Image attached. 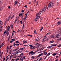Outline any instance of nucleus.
Masks as SVG:
<instances>
[{
  "mask_svg": "<svg viewBox=\"0 0 61 61\" xmlns=\"http://www.w3.org/2000/svg\"><path fill=\"white\" fill-rule=\"evenodd\" d=\"M7 32L8 34H9V31H7Z\"/></svg>",
  "mask_w": 61,
  "mask_h": 61,
  "instance_id": "nucleus-61",
  "label": "nucleus"
},
{
  "mask_svg": "<svg viewBox=\"0 0 61 61\" xmlns=\"http://www.w3.org/2000/svg\"><path fill=\"white\" fill-rule=\"evenodd\" d=\"M49 39V38H48L46 39L44 38L43 39V40H44V41L45 42V41H46L47 40V41H48Z\"/></svg>",
  "mask_w": 61,
  "mask_h": 61,
  "instance_id": "nucleus-6",
  "label": "nucleus"
},
{
  "mask_svg": "<svg viewBox=\"0 0 61 61\" xmlns=\"http://www.w3.org/2000/svg\"><path fill=\"white\" fill-rule=\"evenodd\" d=\"M25 26V25H24V24H23V27H22V28L23 29L24 28V26Z\"/></svg>",
  "mask_w": 61,
  "mask_h": 61,
  "instance_id": "nucleus-35",
  "label": "nucleus"
},
{
  "mask_svg": "<svg viewBox=\"0 0 61 61\" xmlns=\"http://www.w3.org/2000/svg\"><path fill=\"white\" fill-rule=\"evenodd\" d=\"M14 15H13V16H12L11 18V19H12V18H13V17H14Z\"/></svg>",
  "mask_w": 61,
  "mask_h": 61,
  "instance_id": "nucleus-59",
  "label": "nucleus"
},
{
  "mask_svg": "<svg viewBox=\"0 0 61 61\" xmlns=\"http://www.w3.org/2000/svg\"><path fill=\"white\" fill-rule=\"evenodd\" d=\"M25 7H26V8H27V6L26 5H25L24 6Z\"/></svg>",
  "mask_w": 61,
  "mask_h": 61,
  "instance_id": "nucleus-48",
  "label": "nucleus"
},
{
  "mask_svg": "<svg viewBox=\"0 0 61 61\" xmlns=\"http://www.w3.org/2000/svg\"><path fill=\"white\" fill-rule=\"evenodd\" d=\"M43 53H41V54H39V56H41L43 55Z\"/></svg>",
  "mask_w": 61,
  "mask_h": 61,
  "instance_id": "nucleus-16",
  "label": "nucleus"
},
{
  "mask_svg": "<svg viewBox=\"0 0 61 61\" xmlns=\"http://www.w3.org/2000/svg\"><path fill=\"white\" fill-rule=\"evenodd\" d=\"M52 46H49V47H48L47 48H51V47H52Z\"/></svg>",
  "mask_w": 61,
  "mask_h": 61,
  "instance_id": "nucleus-38",
  "label": "nucleus"
},
{
  "mask_svg": "<svg viewBox=\"0 0 61 61\" xmlns=\"http://www.w3.org/2000/svg\"><path fill=\"white\" fill-rule=\"evenodd\" d=\"M13 25L12 24H11L10 25V26L11 27V28L12 29L13 28Z\"/></svg>",
  "mask_w": 61,
  "mask_h": 61,
  "instance_id": "nucleus-26",
  "label": "nucleus"
},
{
  "mask_svg": "<svg viewBox=\"0 0 61 61\" xmlns=\"http://www.w3.org/2000/svg\"><path fill=\"white\" fill-rule=\"evenodd\" d=\"M0 27H1V29H0V30H1V31H2V29H1V28H2V26H1L0 25Z\"/></svg>",
  "mask_w": 61,
  "mask_h": 61,
  "instance_id": "nucleus-40",
  "label": "nucleus"
},
{
  "mask_svg": "<svg viewBox=\"0 0 61 61\" xmlns=\"http://www.w3.org/2000/svg\"><path fill=\"white\" fill-rule=\"evenodd\" d=\"M22 15H23V14H20L19 15V16H22Z\"/></svg>",
  "mask_w": 61,
  "mask_h": 61,
  "instance_id": "nucleus-29",
  "label": "nucleus"
},
{
  "mask_svg": "<svg viewBox=\"0 0 61 61\" xmlns=\"http://www.w3.org/2000/svg\"><path fill=\"white\" fill-rule=\"evenodd\" d=\"M38 43H36V44H35V46H38Z\"/></svg>",
  "mask_w": 61,
  "mask_h": 61,
  "instance_id": "nucleus-39",
  "label": "nucleus"
},
{
  "mask_svg": "<svg viewBox=\"0 0 61 61\" xmlns=\"http://www.w3.org/2000/svg\"><path fill=\"white\" fill-rule=\"evenodd\" d=\"M15 53V54H18V53H17V51H15L14 52Z\"/></svg>",
  "mask_w": 61,
  "mask_h": 61,
  "instance_id": "nucleus-34",
  "label": "nucleus"
},
{
  "mask_svg": "<svg viewBox=\"0 0 61 61\" xmlns=\"http://www.w3.org/2000/svg\"><path fill=\"white\" fill-rule=\"evenodd\" d=\"M6 33V31H5L4 32V34H5Z\"/></svg>",
  "mask_w": 61,
  "mask_h": 61,
  "instance_id": "nucleus-43",
  "label": "nucleus"
},
{
  "mask_svg": "<svg viewBox=\"0 0 61 61\" xmlns=\"http://www.w3.org/2000/svg\"><path fill=\"white\" fill-rule=\"evenodd\" d=\"M51 33H48L46 34V35H49V34H50Z\"/></svg>",
  "mask_w": 61,
  "mask_h": 61,
  "instance_id": "nucleus-30",
  "label": "nucleus"
},
{
  "mask_svg": "<svg viewBox=\"0 0 61 61\" xmlns=\"http://www.w3.org/2000/svg\"><path fill=\"white\" fill-rule=\"evenodd\" d=\"M35 54V52H33V53L32 54H31V55H34Z\"/></svg>",
  "mask_w": 61,
  "mask_h": 61,
  "instance_id": "nucleus-49",
  "label": "nucleus"
},
{
  "mask_svg": "<svg viewBox=\"0 0 61 61\" xmlns=\"http://www.w3.org/2000/svg\"><path fill=\"white\" fill-rule=\"evenodd\" d=\"M19 44H20V43H19ZM19 44H16V46H18L19 45Z\"/></svg>",
  "mask_w": 61,
  "mask_h": 61,
  "instance_id": "nucleus-52",
  "label": "nucleus"
},
{
  "mask_svg": "<svg viewBox=\"0 0 61 61\" xmlns=\"http://www.w3.org/2000/svg\"><path fill=\"white\" fill-rule=\"evenodd\" d=\"M41 12H39V13H37L36 15H37V16L38 17V15H40V14H41Z\"/></svg>",
  "mask_w": 61,
  "mask_h": 61,
  "instance_id": "nucleus-4",
  "label": "nucleus"
},
{
  "mask_svg": "<svg viewBox=\"0 0 61 61\" xmlns=\"http://www.w3.org/2000/svg\"><path fill=\"white\" fill-rule=\"evenodd\" d=\"M39 60H40V59H37V61H39Z\"/></svg>",
  "mask_w": 61,
  "mask_h": 61,
  "instance_id": "nucleus-54",
  "label": "nucleus"
},
{
  "mask_svg": "<svg viewBox=\"0 0 61 61\" xmlns=\"http://www.w3.org/2000/svg\"><path fill=\"white\" fill-rule=\"evenodd\" d=\"M12 46H10V49H11V48H12Z\"/></svg>",
  "mask_w": 61,
  "mask_h": 61,
  "instance_id": "nucleus-47",
  "label": "nucleus"
},
{
  "mask_svg": "<svg viewBox=\"0 0 61 61\" xmlns=\"http://www.w3.org/2000/svg\"><path fill=\"white\" fill-rule=\"evenodd\" d=\"M10 27L9 26L7 28V30L8 31H9V29H10Z\"/></svg>",
  "mask_w": 61,
  "mask_h": 61,
  "instance_id": "nucleus-9",
  "label": "nucleus"
},
{
  "mask_svg": "<svg viewBox=\"0 0 61 61\" xmlns=\"http://www.w3.org/2000/svg\"><path fill=\"white\" fill-rule=\"evenodd\" d=\"M51 38H54V36L53 35H51Z\"/></svg>",
  "mask_w": 61,
  "mask_h": 61,
  "instance_id": "nucleus-15",
  "label": "nucleus"
},
{
  "mask_svg": "<svg viewBox=\"0 0 61 61\" xmlns=\"http://www.w3.org/2000/svg\"><path fill=\"white\" fill-rule=\"evenodd\" d=\"M27 18V15H26L25 16V18H24V19H25H25H26V18Z\"/></svg>",
  "mask_w": 61,
  "mask_h": 61,
  "instance_id": "nucleus-14",
  "label": "nucleus"
},
{
  "mask_svg": "<svg viewBox=\"0 0 61 61\" xmlns=\"http://www.w3.org/2000/svg\"><path fill=\"white\" fill-rule=\"evenodd\" d=\"M13 41H11L10 42V43H12L13 42Z\"/></svg>",
  "mask_w": 61,
  "mask_h": 61,
  "instance_id": "nucleus-64",
  "label": "nucleus"
},
{
  "mask_svg": "<svg viewBox=\"0 0 61 61\" xmlns=\"http://www.w3.org/2000/svg\"><path fill=\"white\" fill-rule=\"evenodd\" d=\"M20 23L21 24H23V22H22V21H20Z\"/></svg>",
  "mask_w": 61,
  "mask_h": 61,
  "instance_id": "nucleus-46",
  "label": "nucleus"
},
{
  "mask_svg": "<svg viewBox=\"0 0 61 61\" xmlns=\"http://www.w3.org/2000/svg\"><path fill=\"white\" fill-rule=\"evenodd\" d=\"M61 46V45H59L58 46V47H60Z\"/></svg>",
  "mask_w": 61,
  "mask_h": 61,
  "instance_id": "nucleus-37",
  "label": "nucleus"
},
{
  "mask_svg": "<svg viewBox=\"0 0 61 61\" xmlns=\"http://www.w3.org/2000/svg\"><path fill=\"white\" fill-rule=\"evenodd\" d=\"M42 60V58H41L40 59V60H39V61H40V60Z\"/></svg>",
  "mask_w": 61,
  "mask_h": 61,
  "instance_id": "nucleus-56",
  "label": "nucleus"
},
{
  "mask_svg": "<svg viewBox=\"0 0 61 61\" xmlns=\"http://www.w3.org/2000/svg\"><path fill=\"white\" fill-rule=\"evenodd\" d=\"M54 5V4L52 2H51L49 4V5L48 6L47 9L50 8H51V7H53Z\"/></svg>",
  "mask_w": 61,
  "mask_h": 61,
  "instance_id": "nucleus-1",
  "label": "nucleus"
},
{
  "mask_svg": "<svg viewBox=\"0 0 61 61\" xmlns=\"http://www.w3.org/2000/svg\"><path fill=\"white\" fill-rule=\"evenodd\" d=\"M0 25H2L3 24V22L2 21L0 20Z\"/></svg>",
  "mask_w": 61,
  "mask_h": 61,
  "instance_id": "nucleus-13",
  "label": "nucleus"
},
{
  "mask_svg": "<svg viewBox=\"0 0 61 61\" xmlns=\"http://www.w3.org/2000/svg\"><path fill=\"white\" fill-rule=\"evenodd\" d=\"M37 15H36V19H35V21H37L38 20V19H39L40 17V16H39L38 17L37 16Z\"/></svg>",
  "mask_w": 61,
  "mask_h": 61,
  "instance_id": "nucleus-2",
  "label": "nucleus"
},
{
  "mask_svg": "<svg viewBox=\"0 0 61 61\" xmlns=\"http://www.w3.org/2000/svg\"><path fill=\"white\" fill-rule=\"evenodd\" d=\"M1 58H2V56L0 55V59H1Z\"/></svg>",
  "mask_w": 61,
  "mask_h": 61,
  "instance_id": "nucleus-41",
  "label": "nucleus"
},
{
  "mask_svg": "<svg viewBox=\"0 0 61 61\" xmlns=\"http://www.w3.org/2000/svg\"><path fill=\"white\" fill-rule=\"evenodd\" d=\"M11 18L10 17V16H9V17L8 18V21H9V20H10V19Z\"/></svg>",
  "mask_w": 61,
  "mask_h": 61,
  "instance_id": "nucleus-11",
  "label": "nucleus"
},
{
  "mask_svg": "<svg viewBox=\"0 0 61 61\" xmlns=\"http://www.w3.org/2000/svg\"><path fill=\"white\" fill-rule=\"evenodd\" d=\"M5 57H4L3 58V61H5Z\"/></svg>",
  "mask_w": 61,
  "mask_h": 61,
  "instance_id": "nucleus-28",
  "label": "nucleus"
},
{
  "mask_svg": "<svg viewBox=\"0 0 61 61\" xmlns=\"http://www.w3.org/2000/svg\"><path fill=\"white\" fill-rule=\"evenodd\" d=\"M23 42H24V43H27V41H23Z\"/></svg>",
  "mask_w": 61,
  "mask_h": 61,
  "instance_id": "nucleus-20",
  "label": "nucleus"
},
{
  "mask_svg": "<svg viewBox=\"0 0 61 61\" xmlns=\"http://www.w3.org/2000/svg\"><path fill=\"white\" fill-rule=\"evenodd\" d=\"M13 55H12L11 56H10V58H12V57H13Z\"/></svg>",
  "mask_w": 61,
  "mask_h": 61,
  "instance_id": "nucleus-33",
  "label": "nucleus"
},
{
  "mask_svg": "<svg viewBox=\"0 0 61 61\" xmlns=\"http://www.w3.org/2000/svg\"><path fill=\"white\" fill-rule=\"evenodd\" d=\"M55 42V41H50V44H51V43H53V42Z\"/></svg>",
  "mask_w": 61,
  "mask_h": 61,
  "instance_id": "nucleus-8",
  "label": "nucleus"
},
{
  "mask_svg": "<svg viewBox=\"0 0 61 61\" xmlns=\"http://www.w3.org/2000/svg\"><path fill=\"white\" fill-rule=\"evenodd\" d=\"M11 40H12V41H15V39H12Z\"/></svg>",
  "mask_w": 61,
  "mask_h": 61,
  "instance_id": "nucleus-42",
  "label": "nucleus"
},
{
  "mask_svg": "<svg viewBox=\"0 0 61 61\" xmlns=\"http://www.w3.org/2000/svg\"><path fill=\"white\" fill-rule=\"evenodd\" d=\"M44 55H46L47 54V53L46 52H45L44 53Z\"/></svg>",
  "mask_w": 61,
  "mask_h": 61,
  "instance_id": "nucleus-17",
  "label": "nucleus"
},
{
  "mask_svg": "<svg viewBox=\"0 0 61 61\" xmlns=\"http://www.w3.org/2000/svg\"><path fill=\"white\" fill-rule=\"evenodd\" d=\"M17 3H18L17 1H16L15 2V4L16 5Z\"/></svg>",
  "mask_w": 61,
  "mask_h": 61,
  "instance_id": "nucleus-18",
  "label": "nucleus"
},
{
  "mask_svg": "<svg viewBox=\"0 0 61 61\" xmlns=\"http://www.w3.org/2000/svg\"><path fill=\"white\" fill-rule=\"evenodd\" d=\"M40 57V56H39V55H38V56L37 57V58L38 57Z\"/></svg>",
  "mask_w": 61,
  "mask_h": 61,
  "instance_id": "nucleus-60",
  "label": "nucleus"
},
{
  "mask_svg": "<svg viewBox=\"0 0 61 61\" xmlns=\"http://www.w3.org/2000/svg\"><path fill=\"white\" fill-rule=\"evenodd\" d=\"M58 33L59 34H60L61 33V29H60L58 31Z\"/></svg>",
  "mask_w": 61,
  "mask_h": 61,
  "instance_id": "nucleus-5",
  "label": "nucleus"
},
{
  "mask_svg": "<svg viewBox=\"0 0 61 61\" xmlns=\"http://www.w3.org/2000/svg\"><path fill=\"white\" fill-rule=\"evenodd\" d=\"M21 12H22V13L24 12V10H22V11H21Z\"/></svg>",
  "mask_w": 61,
  "mask_h": 61,
  "instance_id": "nucleus-55",
  "label": "nucleus"
},
{
  "mask_svg": "<svg viewBox=\"0 0 61 61\" xmlns=\"http://www.w3.org/2000/svg\"><path fill=\"white\" fill-rule=\"evenodd\" d=\"M57 25H60L61 24V22L59 21L57 22Z\"/></svg>",
  "mask_w": 61,
  "mask_h": 61,
  "instance_id": "nucleus-3",
  "label": "nucleus"
},
{
  "mask_svg": "<svg viewBox=\"0 0 61 61\" xmlns=\"http://www.w3.org/2000/svg\"><path fill=\"white\" fill-rule=\"evenodd\" d=\"M43 29V27H41V29L40 30V31H42V29Z\"/></svg>",
  "mask_w": 61,
  "mask_h": 61,
  "instance_id": "nucleus-23",
  "label": "nucleus"
},
{
  "mask_svg": "<svg viewBox=\"0 0 61 61\" xmlns=\"http://www.w3.org/2000/svg\"><path fill=\"white\" fill-rule=\"evenodd\" d=\"M35 57H34V56H32L31 57V59H34V58Z\"/></svg>",
  "mask_w": 61,
  "mask_h": 61,
  "instance_id": "nucleus-27",
  "label": "nucleus"
},
{
  "mask_svg": "<svg viewBox=\"0 0 61 61\" xmlns=\"http://www.w3.org/2000/svg\"><path fill=\"white\" fill-rule=\"evenodd\" d=\"M23 55V53H22V54H20V56H22V55Z\"/></svg>",
  "mask_w": 61,
  "mask_h": 61,
  "instance_id": "nucleus-50",
  "label": "nucleus"
},
{
  "mask_svg": "<svg viewBox=\"0 0 61 61\" xmlns=\"http://www.w3.org/2000/svg\"><path fill=\"white\" fill-rule=\"evenodd\" d=\"M43 11V9H41V10L40 12H41V13H42V12Z\"/></svg>",
  "mask_w": 61,
  "mask_h": 61,
  "instance_id": "nucleus-25",
  "label": "nucleus"
},
{
  "mask_svg": "<svg viewBox=\"0 0 61 61\" xmlns=\"http://www.w3.org/2000/svg\"><path fill=\"white\" fill-rule=\"evenodd\" d=\"M50 53H49L47 55V56H49L50 55Z\"/></svg>",
  "mask_w": 61,
  "mask_h": 61,
  "instance_id": "nucleus-45",
  "label": "nucleus"
},
{
  "mask_svg": "<svg viewBox=\"0 0 61 61\" xmlns=\"http://www.w3.org/2000/svg\"><path fill=\"white\" fill-rule=\"evenodd\" d=\"M46 7L45 8H45L43 9V12H45V11H46Z\"/></svg>",
  "mask_w": 61,
  "mask_h": 61,
  "instance_id": "nucleus-7",
  "label": "nucleus"
},
{
  "mask_svg": "<svg viewBox=\"0 0 61 61\" xmlns=\"http://www.w3.org/2000/svg\"><path fill=\"white\" fill-rule=\"evenodd\" d=\"M24 46H28V45H24Z\"/></svg>",
  "mask_w": 61,
  "mask_h": 61,
  "instance_id": "nucleus-53",
  "label": "nucleus"
},
{
  "mask_svg": "<svg viewBox=\"0 0 61 61\" xmlns=\"http://www.w3.org/2000/svg\"><path fill=\"white\" fill-rule=\"evenodd\" d=\"M57 53H54V54H53V56H56V54H57Z\"/></svg>",
  "mask_w": 61,
  "mask_h": 61,
  "instance_id": "nucleus-24",
  "label": "nucleus"
},
{
  "mask_svg": "<svg viewBox=\"0 0 61 61\" xmlns=\"http://www.w3.org/2000/svg\"><path fill=\"white\" fill-rule=\"evenodd\" d=\"M23 59H24L23 58H20V61H23Z\"/></svg>",
  "mask_w": 61,
  "mask_h": 61,
  "instance_id": "nucleus-19",
  "label": "nucleus"
},
{
  "mask_svg": "<svg viewBox=\"0 0 61 61\" xmlns=\"http://www.w3.org/2000/svg\"><path fill=\"white\" fill-rule=\"evenodd\" d=\"M16 45V44H15V43H14V46H15Z\"/></svg>",
  "mask_w": 61,
  "mask_h": 61,
  "instance_id": "nucleus-58",
  "label": "nucleus"
},
{
  "mask_svg": "<svg viewBox=\"0 0 61 61\" xmlns=\"http://www.w3.org/2000/svg\"><path fill=\"white\" fill-rule=\"evenodd\" d=\"M36 40V41H39V38H37V39Z\"/></svg>",
  "mask_w": 61,
  "mask_h": 61,
  "instance_id": "nucleus-12",
  "label": "nucleus"
},
{
  "mask_svg": "<svg viewBox=\"0 0 61 61\" xmlns=\"http://www.w3.org/2000/svg\"><path fill=\"white\" fill-rule=\"evenodd\" d=\"M56 36L57 38H58L59 37V35H56Z\"/></svg>",
  "mask_w": 61,
  "mask_h": 61,
  "instance_id": "nucleus-10",
  "label": "nucleus"
},
{
  "mask_svg": "<svg viewBox=\"0 0 61 61\" xmlns=\"http://www.w3.org/2000/svg\"><path fill=\"white\" fill-rule=\"evenodd\" d=\"M15 53H13L12 54V56H15Z\"/></svg>",
  "mask_w": 61,
  "mask_h": 61,
  "instance_id": "nucleus-31",
  "label": "nucleus"
},
{
  "mask_svg": "<svg viewBox=\"0 0 61 61\" xmlns=\"http://www.w3.org/2000/svg\"><path fill=\"white\" fill-rule=\"evenodd\" d=\"M16 43H19V41H16Z\"/></svg>",
  "mask_w": 61,
  "mask_h": 61,
  "instance_id": "nucleus-44",
  "label": "nucleus"
},
{
  "mask_svg": "<svg viewBox=\"0 0 61 61\" xmlns=\"http://www.w3.org/2000/svg\"><path fill=\"white\" fill-rule=\"evenodd\" d=\"M25 56H23V58H24V59H25Z\"/></svg>",
  "mask_w": 61,
  "mask_h": 61,
  "instance_id": "nucleus-62",
  "label": "nucleus"
},
{
  "mask_svg": "<svg viewBox=\"0 0 61 61\" xmlns=\"http://www.w3.org/2000/svg\"><path fill=\"white\" fill-rule=\"evenodd\" d=\"M19 59V58H17L15 60V61H17V60H18Z\"/></svg>",
  "mask_w": 61,
  "mask_h": 61,
  "instance_id": "nucleus-22",
  "label": "nucleus"
},
{
  "mask_svg": "<svg viewBox=\"0 0 61 61\" xmlns=\"http://www.w3.org/2000/svg\"><path fill=\"white\" fill-rule=\"evenodd\" d=\"M17 53H18V54L20 53V51L19 50H18L17 51Z\"/></svg>",
  "mask_w": 61,
  "mask_h": 61,
  "instance_id": "nucleus-21",
  "label": "nucleus"
},
{
  "mask_svg": "<svg viewBox=\"0 0 61 61\" xmlns=\"http://www.w3.org/2000/svg\"><path fill=\"white\" fill-rule=\"evenodd\" d=\"M36 30H34V33H35V34H36Z\"/></svg>",
  "mask_w": 61,
  "mask_h": 61,
  "instance_id": "nucleus-51",
  "label": "nucleus"
},
{
  "mask_svg": "<svg viewBox=\"0 0 61 61\" xmlns=\"http://www.w3.org/2000/svg\"><path fill=\"white\" fill-rule=\"evenodd\" d=\"M8 8H9V9H10V6H8Z\"/></svg>",
  "mask_w": 61,
  "mask_h": 61,
  "instance_id": "nucleus-57",
  "label": "nucleus"
},
{
  "mask_svg": "<svg viewBox=\"0 0 61 61\" xmlns=\"http://www.w3.org/2000/svg\"><path fill=\"white\" fill-rule=\"evenodd\" d=\"M29 46L30 47H33V46L32 45H29Z\"/></svg>",
  "mask_w": 61,
  "mask_h": 61,
  "instance_id": "nucleus-32",
  "label": "nucleus"
},
{
  "mask_svg": "<svg viewBox=\"0 0 61 61\" xmlns=\"http://www.w3.org/2000/svg\"><path fill=\"white\" fill-rule=\"evenodd\" d=\"M30 54H33V51H30Z\"/></svg>",
  "mask_w": 61,
  "mask_h": 61,
  "instance_id": "nucleus-36",
  "label": "nucleus"
},
{
  "mask_svg": "<svg viewBox=\"0 0 61 61\" xmlns=\"http://www.w3.org/2000/svg\"><path fill=\"white\" fill-rule=\"evenodd\" d=\"M21 50H24V48H21Z\"/></svg>",
  "mask_w": 61,
  "mask_h": 61,
  "instance_id": "nucleus-63",
  "label": "nucleus"
}]
</instances>
